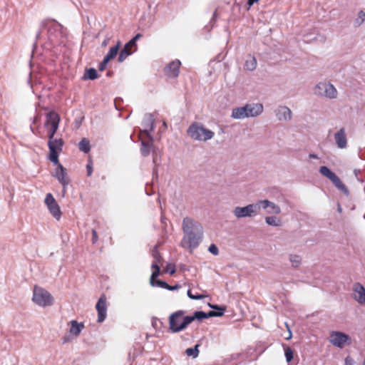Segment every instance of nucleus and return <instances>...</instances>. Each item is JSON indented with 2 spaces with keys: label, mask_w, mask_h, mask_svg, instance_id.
<instances>
[{
  "label": "nucleus",
  "mask_w": 365,
  "mask_h": 365,
  "mask_svg": "<svg viewBox=\"0 0 365 365\" xmlns=\"http://www.w3.org/2000/svg\"><path fill=\"white\" fill-rule=\"evenodd\" d=\"M182 230L184 237L181 241V245L186 249L196 248L202 239V227L190 217H185L182 221Z\"/></svg>",
  "instance_id": "1"
},
{
  "label": "nucleus",
  "mask_w": 365,
  "mask_h": 365,
  "mask_svg": "<svg viewBox=\"0 0 365 365\" xmlns=\"http://www.w3.org/2000/svg\"><path fill=\"white\" fill-rule=\"evenodd\" d=\"M190 320L191 318H189V316H185L184 311H177L169 317L170 329L173 333L180 332L187 327Z\"/></svg>",
  "instance_id": "2"
},
{
  "label": "nucleus",
  "mask_w": 365,
  "mask_h": 365,
  "mask_svg": "<svg viewBox=\"0 0 365 365\" xmlns=\"http://www.w3.org/2000/svg\"><path fill=\"white\" fill-rule=\"evenodd\" d=\"M187 134L192 139L197 141H207L212 139L215 135L213 131L197 123H194L189 126Z\"/></svg>",
  "instance_id": "3"
},
{
  "label": "nucleus",
  "mask_w": 365,
  "mask_h": 365,
  "mask_svg": "<svg viewBox=\"0 0 365 365\" xmlns=\"http://www.w3.org/2000/svg\"><path fill=\"white\" fill-rule=\"evenodd\" d=\"M314 94L320 98L329 100L336 99L338 96V91L335 86L327 81L318 83L313 89Z\"/></svg>",
  "instance_id": "4"
},
{
  "label": "nucleus",
  "mask_w": 365,
  "mask_h": 365,
  "mask_svg": "<svg viewBox=\"0 0 365 365\" xmlns=\"http://www.w3.org/2000/svg\"><path fill=\"white\" fill-rule=\"evenodd\" d=\"M48 29V40L55 46L63 43L61 39L63 37V27L56 21H49L46 24Z\"/></svg>",
  "instance_id": "5"
},
{
  "label": "nucleus",
  "mask_w": 365,
  "mask_h": 365,
  "mask_svg": "<svg viewBox=\"0 0 365 365\" xmlns=\"http://www.w3.org/2000/svg\"><path fill=\"white\" fill-rule=\"evenodd\" d=\"M48 147L49 148L48 159L53 163H58V155L63 150V140L62 138H55L54 135L52 137H48Z\"/></svg>",
  "instance_id": "6"
},
{
  "label": "nucleus",
  "mask_w": 365,
  "mask_h": 365,
  "mask_svg": "<svg viewBox=\"0 0 365 365\" xmlns=\"http://www.w3.org/2000/svg\"><path fill=\"white\" fill-rule=\"evenodd\" d=\"M33 301L41 307L51 306L53 304V299L51 294L44 289L39 287H34Z\"/></svg>",
  "instance_id": "7"
},
{
  "label": "nucleus",
  "mask_w": 365,
  "mask_h": 365,
  "mask_svg": "<svg viewBox=\"0 0 365 365\" xmlns=\"http://www.w3.org/2000/svg\"><path fill=\"white\" fill-rule=\"evenodd\" d=\"M259 212V204H249L245 207L237 206L232 213L238 219L256 216Z\"/></svg>",
  "instance_id": "8"
},
{
  "label": "nucleus",
  "mask_w": 365,
  "mask_h": 365,
  "mask_svg": "<svg viewBox=\"0 0 365 365\" xmlns=\"http://www.w3.org/2000/svg\"><path fill=\"white\" fill-rule=\"evenodd\" d=\"M60 122L58 114L54 111H51L46 114L45 128L47 130L48 137H52L56 133Z\"/></svg>",
  "instance_id": "9"
},
{
  "label": "nucleus",
  "mask_w": 365,
  "mask_h": 365,
  "mask_svg": "<svg viewBox=\"0 0 365 365\" xmlns=\"http://www.w3.org/2000/svg\"><path fill=\"white\" fill-rule=\"evenodd\" d=\"M319 173L329 179L332 183L341 191H342L345 194L349 193V190L346 185L342 182L341 179L334 173L332 172L328 167L327 166H321L319 168Z\"/></svg>",
  "instance_id": "10"
},
{
  "label": "nucleus",
  "mask_w": 365,
  "mask_h": 365,
  "mask_svg": "<svg viewBox=\"0 0 365 365\" xmlns=\"http://www.w3.org/2000/svg\"><path fill=\"white\" fill-rule=\"evenodd\" d=\"M330 343L338 348L342 349L346 345H349L351 343V337L341 331H333L329 335Z\"/></svg>",
  "instance_id": "11"
},
{
  "label": "nucleus",
  "mask_w": 365,
  "mask_h": 365,
  "mask_svg": "<svg viewBox=\"0 0 365 365\" xmlns=\"http://www.w3.org/2000/svg\"><path fill=\"white\" fill-rule=\"evenodd\" d=\"M152 256L153 257V261L151 265V268L153 269V273L150 277V283L153 286L155 285L153 282L154 279L158 277L160 275V265L159 264L162 262V257L159 252L158 251L157 246H155L152 250Z\"/></svg>",
  "instance_id": "12"
},
{
  "label": "nucleus",
  "mask_w": 365,
  "mask_h": 365,
  "mask_svg": "<svg viewBox=\"0 0 365 365\" xmlns=\"http://www.w3.org/2000/svg\"><path fill=\"white\" fill-rule=\"evenodd\" d=\"M44 202L52 216L57 220H60L61 217L60 207L51 193L46 195Z\"/></svg>",
  "instance_id": "13"
},
{
  "label": "nucleus",
  "mask_w": 365,
  "mask_h": 365,
  "mask_svg": "<svg viewBox=\"0 0 365 365\" xmlns=\"http://www.w3.org/2000/svg\"><path fill=\"white\" fill-rule=\"evenodd\" d=\"M56 168L55 169V173L53 176L58 180V182L63 186V194L66 192V189L67 185L70 183V179L67 175V172L65 168L59 163L56 164Z\"/></svg>",
  "instance_id": "14"
},
{
  "label": "nucleus",
  "mask_w": 365,
  "mask_h": 365,
  "mask_svg": "<svg viewBox=\"0 0 365 365\" xmlns=\"http://www.w3.org/2000/svg\"><path fill=\"white\" fill-rule=\"evenodd\" d=\"M149 139L148 140H141V148L140 152L143 156H148L150 153L152 151L153 153V163L157 165L158 158L156 155L155 148L153 143V139L151 137H148Z\"/></svg>",
  "instance_id": "15"
},
{
  "label": "nucleus",
  "mask_w": 365,
  "mask_h": 365,
  "mask_svg": "<svg viewBox=\"0 0 365 365\" xmlns=\"http://www.w3.org/2000/svg\"><path fill=\"white\" fill-rule=\"evenodd\" d=\"M215 309H218L217 306L212 307ZM220 312H216L214 311H210L208 313H205L202 311H197L194 313L192 316H189V318H191L190 324L195 321V319L202 320L203 319H207L210 317H220L223 315L225 308H219Z\"/></svg>",
  "instance_id": "16"
},
{
  "label": "nucleus",
  "mask_w": 365,
  "mask_h": 365,
  "mask_svg": "<svg viewBox=\"0 0 365 365\" xmlns=\"http://www.w3.org/2000/svg\"><path fill=\"white\" fill-rule=\"evenodd\" d=\"M96 309L98 312L97 322L98 323H102L104 322L107 316L106 298L104 294L101 296L100 299L96 303Z\"/></svg>",
  "instance_id": "17"
},
{
  "label": "nucleus",
  "mask_w": 365,
  "mask_h": 365,
  "mask_svg": "<svg viewBox=\"0 0 365 365\" xmlns=\"http://www.w3.org/2000/svg\"><path fill=\"white\" fill-rule=\"evenodd\" d=\"M246 113V118H254L261 115L264 107L262 103H247L244 106Z\"/></svg>",
  "instance_id": "18"
},
{
  "label": "nucleus",
  "mask_w": 365,
  "mask_h": 365,
  "mask_svg": "<svg viewBox=\"0 0 365 365\" xmlns=\"http://www.w3.org/2000/svg\"><path fill=\"white\" fill-rule=\"evenodd\" d=\"M181 62L179 60H175L168 63L164 68L165 74L169 78H176L179 75Z\"/></svg>",
  "instance_id": "19"
},
{
  "label": "nucleus",
  "mask_w": 365,
  "mask_h": 365,
  "mask_svg": "<svg viewBox=\"0 0 365 365\" xmlns=\"http://www.w3.org/2000/svg\"><path fill=\"white\" fill-rule=\"evenodd\" d=\"M275 115L279 121L287 122L292 119V110L285 106H279L274 110Z\"/></svg>",
  "instance_id": "20"
},
{
  "label": "nucleus",
  "mask_w": 365,
  "mask_h": 365,
  "mask_svg": "<svg viewBox=\"0 0 365 365\" xmlns=\"http://www.w3.org/2000/svg\"><path fill=\"white\" fill-rule=\"evenodd\" d=\"M336 145L339 149H345L347 148L348 140L345 128H340L334 135Z\"/></svg>",
  "instance_id": "21"
},
{
  "label": "nucleus",
  "mask_w": 365,
  "mask_h": 365,
  "mask_svg": "<svg viewBox=\"0 0 365 365\" xmlns=\"http://www.w3.org/2000/svg\"><path fill=\"white\" fill-rule=\"evenodd\" d=\"M259 204V208L262 207L264 210H267V212L268 214H279L281 212V208L277 204L268 200H263L257 202Z\"/></svg>",
  "instance_id": "22"
},
{
  "label": "nucleus",
  "mask_w": 365,
  "mask_h": 365,
  "mask_svg": "<svg viewBox=\"0 0 365 365\" xmlns=\"http://www.w3.org/2000/svg\"><path fill=\"white\" fill-rule=\"evenodd\" d=\"M154 118L151 114H147L145 115L143 121V125L144 127L143 130L141 131L140 135H145L146 137L150 136V132L153 130L154 126Z\"/></svg>",
  "instance_id": "23"
},
{
  "label": "nucleus",
  "mask_w": 365,
  "mask_h": 365,
  "mask_svg": "<svg viewBox=\"0 0 365 365\" xmlns=\"http://www.w3.org/2000/svg\"><path fill=\"white\" fill-rule=\"evenodd\" d=\"M354 299L360 304H365V288L357 282L353 286Z\"/></svg>",
  "instance_id": "24"
},
{
  "label": "nucleus",
  "mask_w": 365,
  "mask_h": 365,
  "mask_svg": "<svg viewBox=\"0 0 365 365\" xmlns=\"http://www.w3.org/2000/svg\"><path fill=\"white\" fill-rule=\"evenodd\" d=\"M70 324L71 327L69 329V333L76 337L80 334L82 329L84 328V324L83 323H78L76 320L71 321Z\"/></svg>",
  "instance_id": "25"
},
{
  "label": "nucleus",
  "mask_w": 365,
  "mask_h": 365,
  "mask_svg": "<svg viewBox=\"0 0 365 365\" xmlns=\"http://www.w3.org/2000/svg\"><path fill=\"white\" fill-rule=\"evenodd\" d=\"M133 47L135 46L133 44H130V42L128 41L120 52L118 58V61L123 62L128 56H130L133 53L132 48Z\"/></svg>",
  "instance_id": "26"
},
{
  "label": "nucleus",
  "mask_w": 365,
  "mask_h": 365,
  "mask_svg": "<svg viewBox=\"0 0 365 365\" xmlns=\"http://www.w3.org/2000/svg\"><path fill=\"white\" fill-rule=\"evenodd\" d=\"M120 46V42L118 41L117 44L115 46L111 47L110 48L108 53L104 57V63H108L110 60L113 59L116 56Z\"/></svg>",
  "instance_id": "27"
},
{
  "label": "nucleus",
  "mask_w": 365,
  "mask_h": 365,
  "mask_svg": "<svg viewBox=\"0 0 365 365\" xmlns=\"http://www.w3.org/2000/svg\"><path fill=\"white\" fill-rule=\"evenodd\" d=\"M231 117L234 119L246 118V113L245 106L237 107L232 109Z\"/></svg>",
  "instance_id": "28"
},
{
  "label": "nucleus",
  "mask_w": 365,
  "mask_h": 365,
  "mask_svg": "<svg viewBox=\"0 0 365 365\" xmlns=\"http://www.w3.org/2000/svg\"><path fill=\"white\" fill-rule=\"evenodd\" d=\"M98 78L97 71L95 68H91L85 71L83 76V80H95Z\"/></svg>",
  "instance_id": "29"
},
{
  "label": "nucleus",
  "mask_w": 365,
  "mask_h": 365,
  "mask_svg": "<svg viewBox=\"0 0 365 365\" xmlns=\"http://www.w3.org/2000/svg\"><path fill=\"white\" fill-rule=\"evenodd\" d=\"M257 60L254 56L249 57L245 63V69L247 71H254L257 67Z\"/></svg>",
  "instance_id": "30"
},
{
  "label": "nucleus",
  "mask_w": 365,
  "mask_h": 365,
  "mask_svg": "<svg viewBox=\"0 0 365 365\" xmlns=\"http://www.w3.org/2000/svg\"><path fill=\"white\" fill-rule=\"evenodd\" d=\"M265 222L267 225L274 226V227H279L282 225L281 219L279 217H277L275 216L266 217Z\"/></svg>",
  "instance_id": "31"
},
{
  "label": "nucleus",
  "mask_w": 365,
  "mask_h": 365,
  "mask_svg": "<svg viewBox=\"0 0 365 365\" xmlns=\"http://www.w3.org/2000/svg\"><path fill=\"white\" fill-rule=\"evenodd\" d=\"M78 148L81 151L88 153L90 151V143L86 138H83L79 144Z\"/></svg>",
  "instance_id": "32"
},
{
  "label": "nucleus",
  "mask_w": 365,
  "mask_h": 365,
  "mask_svg": "<svg viewBox=\"0 0 365 365\" xmlns=\"http://www.w3.org/2000/svg\"><path fill=\"white\" fill-rule=\"evenodd\" d=\"M289 261L292 264V266L294 268L299 267L302 262V259L299 255H289Z\"/></svg>",
  "instance_id": "33"
},
{
  "label": "nucleus",
  "mask_w": 365,
  "mask_h": 365,
  "mask_svg": "<svg viewBox=\"0 0 365 365\" xmlns=\"http://www.w3.org/2000/svg\"><path fill=\"white\" fill-rule=\"evenodd\" d=\"M365 21V12L364 11H360L358 13L357 18L354 20V26L356 27H359L361 26Z\"/></svg>",
  "instance_id": "34"
},
{
  "label": "nucleus",
  "mask_w": 365,
  "mask_h": 365,
  "mask_svg": "<svg viewBox=\"0 0 365 365\" xmlns=\"http://www.w3.org/2000/svg\"><path fill=\"white\" fill-rule=\"evenodd\" d=\"M156 284L159 287H160L162 288H165V289H169V290H175V289H178L180 287V285H178V284H176L175 286H170L168 283H166L165 282L160 281V280H157L156 281Z\"/></svg>",
  "instance_id": "35"
},
{
  "label": "nucleus",
  "mask_w": 365,
  "mask_h": 365,
  "mask_svg": "<svg viewBox=\"0 0 365 365\" xmlns=\"http://www.w3.org/2000/svg\"><path fill=\"white\" fill-rule=\"evenodd\" d=\"M284 350L287 361L290 362L293 359L292 349L289 346H285Z\"/></svg>",
  "instance_id": "36"
},
{
  "label": "nucleus",
  "mask_w": 365,
  "mask_h": 365,
  "mask_svg": "<svg viewBox=\"0 0 365 365\" xmlns=\"http://www.w3.org/2000/svg\"><path fill=\"white\" fill-rule=\"evenodd\" d=\"M198 345H196L195 348H188L186 349V354L187 356H192L193 357H196L198 355Z\"/></svg>",
  "instance_id": "37"
},
{
  "label": "nucleus",
  "mask_w": 365,
  "mask_h": 365,
  "mask_svg": "<svg viewBox=\"0 0 365 365\" xmlns=\"http://www.w3.org/2000/svg\"><path fill=\"white\" fill-rule=\"evenodd\" d=\"M165 272L173 274L175 272V267L173 264H168L165 268Z\"/></svg>",
  "instance_id": "38"
},
{
  "label": "nucleus",
  "mask_w": 365,
  "mask_h": 365,
  "mask_svg": "<svg viewBox=\"0 0 365 365\" xmlns=\"http://www.w3.org/2000/svg\"><path fill=\"white\" fill-rule=\"evenodd\" d=\"M187 296L189 298H190L192 299H202L205 297V295L194 296V294H192V292L190 289L187 291Z\"/></svg>",
  "instance_id": "39"
},
{
  "label": "nucleus",
  "mask_w": 365,
  "mask_h": 365,
  "mask_svg": "<svg viewBox=\"0 0 365 365\" xmlns=\"http://www.w3.org/2000/svg\"><path fill=\"white\" fill-rule=\"evenodd\" d=\"M208 250L212 253L214 255H218V248L217 247V246L214 244L211 245L210 247H209V249Z\"/></svg>",
  "instance_id": "40"
},
{
  "label": "nucleus",
  "mask_w": 365,
  "mask_h": 365,
  "mask_svg": "<svg viewBox=\"0 0 365 365\" xmlns=\"http://www.w3.org/2000/svg\"><path fill=\"white\" fill-rule=\"evenodd\" d=\"M98 240V237L97 232L96 230H92V239H91L92 243L93 244L96 243Z\"/></svg>",
  "instance_id": "41"
},
{
  "label": "nucleus",
  "mask_w": 365,
  "mask_h": 365,
  "mask_svg": "<svg viewBox=\"0 0 365 365\" xmlns=\"http://www.w3.org/2000/svg\"><path fill=\"white\" fill-rule=\"evenodd\" d=\"M142 36L140 34H138L135 37H133L131 40L129 41L130 42V44L134 45L136 46V41Z\"/></svg>",
  "instance_id": "42"
},
{
  "label": "nucleus",
  "mask_w": 365,
  "mask_h": 365,
  "mask_svg": "<svg viewBox=\"0 0 365 365\" xmlns=\"http://www.w3.org/2000/svg\"><path fill=\"white\" fill-rule=\"evenodd\" d=\"M86 168H87V175L88 176H91L92 175V173H93V167H92V165L91 163H88L86 166Z\"/></svg>",
  "instance_id": "43"
},
{
  "label": "nucleus",
  "mask_w": 365,
  "mask_h": 365,
  "mask_svg": "<svg viewBox=\"0 0 365 365\" xmlns=\"http://www.w3.org/2000/svg\"><path fill=\"white\" fill-rule=\"evenodd\" d=\"M345 365H354V360L349 356L346 357Z\"/></svg>",
  "instance_id": "44"
},
{
  "label": "nucleus",
  "mask_w": 365,
  "mask_h": 365,
  "mask_svg": "<svg viewBox=\"0 0 365 365\" xmlns=\"http://www.w3.org/2000/svg\"><path fill=\"white\" fill-rule=\"evenodd\" d=\"M107 64H108V63H104V59H103V61L100 63V65L98 66L99 70L103 71L106 68V66Z\"/></svg>",
  "instance_id": "45"
},
{
  "label": "nucleus",
  "mask_w": 365,
  "mask_h": 365,
  "mask_svg": "<svg viewBox=\"0 0 365 365\" xmlns=\"http://www.w3.org/2000/svg\"><path fill=\"white\" fill-rule=\"evenodd\" d=\"M309 158H313V159H318L319 158L318 155H316V154H314V153H310L309 155Z\"/></svg>",
  "instance_id": "46"
},
{
  "label": "nucleus",
  "mask_w": 365,
  "mask_h": 365,
  "mask_svg": "<svg viewBox=\"0 0 365 365\" xmlns=\"http://www.w3.org/2000/svg\"><path fill=\"white\" fill-rule=\"evenodd\" d=\"M108 41H109V39H108V38L105 39V40L103 41V43H102V46H107V44H108Z\"/></svg>",
  "instance_id": "47"
},
{
  "label": "nucleus",
  "mask_w": 365,
  "mask_h": 365,
  "mask_svg": "<svg viewBox=\"0 0 365 365\" xmlns=\"http://www.w3.org/2000/svg\"><path fill=\"white\" fill-rule=\"evenodd\" d=\"M68 341V339L66 337H63V342L66 343Z\"/></svg>",
  "instance_id": "48"
},
{
  "label": "nucleus",
  "mask_w": 365,
  "mask_h": 365,
  "mask_svg": "<svg viewBox=\"0 0 365 365\" xmlns=\"http://www.w3.org/2000/svg\"><path fill=\"white\" fill-rule=\"evenodd\" d=\"M157 172H158V171H157V168H154V169H153V173L157 175Z\"/></svg>",
  "instance_id": "49"
},
{
  "label": "nucleus",
  "mask_w": 365,
  "mask_h": 365,
  "mask_svg": "<svg viewBox=\"0 0 365 365\" xmlns=\"http://www.w3.org/2000/svg\"><path fill=\"white\" fill-rule=\"evenodd\" d=\"M131 354H131V352L130 351V352L128 353V359H129V360H130V359H131Z\"/></svg>",
  "instance_id": "50"
},
{
  "label": "nucleus",
  "mask_w": 365,
  "mask_h": 365,
  "mask_svg": "<svg viewBox=\"0 0 365 365\" xmlns=\"http://www.w3.org/2000/svg\"><path fill=\"white\" fill-rule=\"evenodd\" d=\"M291 336H292V334H291V332L289 331V337H288V338H287V339H290V338H291Z\"/></svg>",
  "instance_id": "51"
},
{
  "label": "nucleus",
  "mask_w": 365,
  "mask_h": 365,
  "mask_svg": "<svg viewBox=\"0 0 365 365\" xmlns=\"http://www.w3.org/2000/svg\"><path fill=\"white\" fill-rule=\"evenodd\" d=\"M135 358V355L133 354V360Z\"/></svg>",
  "instance_id": "52"
},
{
  "label": "nucleus",
  "mask_w": 365,
  "mask_h": 365,
  "mask_svg": "<svg viewBox=\"0 0 365 365\" xmlns=\"http://www.w3.org/2000/svg\"><path fill=\"white\" fill-rule=\"evenodd\" d=\"M363 365H365V356H364V362H363Z\"/></svg>",
  "instance_id": "53"
},
{
  "label": "nucleus",
  "mask_w": 365,
  "mask_h": 365,
  "mask_svg": "<svg viewBox=\"0 0 365 365\" xmlns=\"http://www.w3.org/2000/svg\"><path fill=\"white\" fill-rule=\"evenodd\" d=\"M163 125L166 127V123L164 122Z\"/></svg>",
  "instance_id": "54"
},
{
  "label": "nucleus",
  "mask_w": 365,
  "mask_h": 365,
  "mask_svg": "<svg viewBox=\"0 0 365 365\" xmlns=\"http://www.w3.org/2000/svg\"><path fill=\"white\" fill-rule=\"evenodd\" d=\"M197 295H198L197 294H194V296H197Z\"/></svg>",
  "instance_id": "55"
}]
</instances>
